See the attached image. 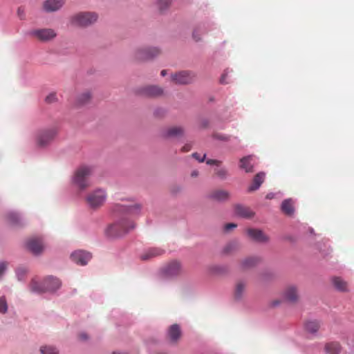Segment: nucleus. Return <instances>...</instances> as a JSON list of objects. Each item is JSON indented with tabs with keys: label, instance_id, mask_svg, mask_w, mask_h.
Masks as SVG:
<instances>
[{
	"label": "nucleus",
	"instance_id": "1",
	"mask_svg": "<svg viewBox=\"0 0 354 354\" xmlns=\"http://www.w3.org/2000/svg\"><path fill=\"white\" fill-rule=\"evenodd\" d=\"M135 227L133 221L127 218H122L113 225H111L106 230L107 236L113 238L122 236Z\"/></svg>",
	"mask_w": 354,
	"mask_h": 354
},
{
	"label": "nucleus",
	"instance_id": "2",
	"mask_svg": "<svg viewBox=\"0 0 354 354\" xmlns=\"http://www.w3.org/2000/svg\"><path fill=\"white\" fill-rule=\"evenodd\" d=\"M93 173V167L83 165L80 167L75 172L73 183L80 189H85L91 185L88 178Z\"/></svg>",
	"mask_w": 354,
	"mask_h": 354
},
{
	"label": "nucleus",
	"instance_id": "3",
	"mask_svg": "<svg viewBox=\"0 0 354 354\" xmlns=\"http://www.w3.org/2000/svg\"><path fill=\"white\" fill-rule=\"evenodd\" d=\"M61 286L60 281L53 277H48L44 279V284L39 283L35 279L30 283V289L32 292L42 293L46 291H55Z\"/></svg>",
	"mask_w": 354,
	"mask_h": 354
},
{
	"label": "nucleus",
	"instance_id": "4",
	"mask_svg": "<svg viewBox=\"0 0 354 354\" xmlns=\"http://www.w3.org/2000/svg\"><path fill=\"white\" fill-rule=\"evenodd\" d=\"M98 18L97 14L92 12H82L73 15L71 22L73 26L86 27L95 23Z\"/></svg>",
	"mask_w": 354,
	"mask_h": 354
},
{
	"label": "nucleus",
	"instance_id": "5",
	"mask_svg": "<svg viewBox=\"0 0 354 354\" xmlns=\"http://www.w3.org/2000/svg\"><path fill=\"white\" fill-rule=\"evenodd\" d=\"M141 209L142 205L133 202L117 203L113 207L114 212L124 213L129 216H136L139 214Z\"/></svg>",
	"mask_w": 354,
	"mask_h": 354
},
{
	"label": "nucleus",
	"instance_id": "6",
	"mask_svg": "<svg viewBox=\"0 0 354 354\" xmlns=\"http://www.w3.org/2000/svg\"><path fill=\"white\" fill-rule=\"evenodd\" d=\"M106 198V194L105 191L102 189H97L87 196L86 201L92 208H97L104 203Z\"/></svg>",
	"mask_w": 354,
	"mask_h": 354
},
{
	"label": "nucleus",
	"instance_id": "7",
	"mask_svg": "<svg viewBox=\"0 0 354 354\" xmlns=\"http://www.w3.org/2000/svg\"><path fill=\"white\" fill-rule=\"evenodd\" d=\"M160 54V50L156 47H147L138 49L134 54L135 59L144 62L150 60Z\"/></svg>",
	"mask_w": 354,
	"mask_h": 354
},
{
	"label": "nucleus",
	"instance_id": "8",
	"mask_svg": "<svg viewBox=\"0 0 354 354\" xmlns=\"http://www.w3.org/2000/svg\"><path fill=\"white\" fill-rule=\"evenodd\" d=\"M161 272L162 274L167 278L178 277L182 272L181 265L177 261H172L162 267Z\"/></svg>",
	"mask_w": 354,
	"mask_h": 354
},
{
	"label": "nucleus",
	"instance_id": "9",
	"mask_svg": "<svg viewBox=\"0 0 354 354\" xmlns=\"http://www.w3.org/2000/svg\"><path fill=\"white\" fill-rule=\"evenodd\" d=\"M196 74L189 71H183L171 75V80L175 84H188L193 82L196 78Z\"/></svg>",
	"mask_w": 354,
	"mask_h": 354
},
{
	"label": "nucleus",
	"instance_id": "10",
	"mask_svg": "<svg viewBox=\"0 0 354 354\" xmlns=\"http://www.w3.org/2000/svg\"><path fill=\"white\" fill-rule=\"evenodd\" d=\"M30 34L41 41H48L57 36L55 31L51 28L33 30Z\"/></svg>",
	"mask_w": 354,
	"mask_h": 354
},
{
	"label": "nucleus",
	"instance_id": "11",
	"mask_svg": "<svg viewBox=\"0 0 354 354\" xmlns=\"http://www.w3.org/2000/svg\"><path fill=\"white\" fill-rule=\"evenodd\" d=\"M57 135L55 129L44 130L39 132L37 137L38 145L44 147L52 141Z\"/></svg>",
	"mask_w": 354,
	"mask_h": 354
},
{
	"label": "nucleus",
	"instance_id": "12",
	"mask_svg": "<svg viewBox=\"0 0 354 354\" xmlns=\"http://www.w3.org/2000/svg\"><path fill=\"white\" fill-rule=\"evenodd\" d=\"M139 94L145 97H156L163 94V89L158 86H146L138 91Z\"/></svg>",
	"mask_w": 354,
	"mask_h": 354
},
{
	"label": "nucleus",
	"instance_id": "13",
	"mask_svg": "<svg viewBox=\"0 0 354 354\" xmlns=\"http://www.w3.org/2000/svg\"><path fill=\"white\" fill-rule=\"evenodd\" d=\"M283 297L286 301L290 303H297L299 299L297 288L293 285L287 286L283 290Z\"/></svg>",
	"mask_w": 354,
	"mask_h": 354
},
{
	"label": "nucleus",
	"instance_id": "14",
	"mask_svg": "<svg viewBox=\"0 0 354 354\" xmlns=\"http://www.w3.org/2000/svg\"><path fill=\"white\" fill-rule=\"evenodd\" d=\"M28 249L34 254H40L44 249V245L40 238H32L27 241Z\"/></svg>",
	"mask_w": 354,
	"mask_h": 354
},
{
	"label": "nucleus",
	"instance_id": "15",
	"mask_svg": "<svg viewBox=\"0 0 354 354\" xmlns=\"http://www.w3.org/2000/svg\"><path fill=\"white\" fill-rule=\"evenodd\" d=\"M91 257V253L82 250L75 251L71 255L72 261L81 266L86 265Z\"/></svg>",
	"mask_w": 354,
	"mask_h": 354
},
{
	"label": "nucleus",
	"instance_id": "16",
	"mask_svg": "<svg viewBox=\"0 0 354 354\" xmlns=\"http://www.w3.org/2000/svg\"><path fill=\"white\" fill-rule=\"evenodd\" d=\"M247 233L249 237L254 241L267 243L269 241V237L261 230L248 229Z\"/></svg>",
	"mask_w": 354,
	"mask_h": 354
},
{
	"label": "nucleus",
	"instance_id": "17",
	"mask_svg": "<svg viewBox=\"0 0 354 354\" xmlns=\"http://www.w3.org/2000/svg\"><path fill=\"white\" fill-rule=\"evenodd\" d=\"M230 196V192L224 189H216L211 192L209 194V198L219 202L227 201Z\"/></svg>",
	"mask_w": 354,
	"mask_h": 354
},
{
	"label": "nucleus",
	"instance_id": "18",
	"mask_svg": "<svg viewBox=\"0 0 354 354\" xmlns=\"http://www.w3.org/2000/svg\"><path fill=\"white\" fill-rule=\"evenodd\" d=\"M64 3V0H46L44 3V9L46 12H55L60 9Z\"/></svg>",
	"mask_w": 354,
	"mask_h": 354
},
{
	"label": "nucleus",
	"instance_id": "19",
	"mask_svg": "<svg viewBox=\"0 0 354 354\" xmlns=\"http://www.w3.org/2000/svg\"><path fill=\"white\" fill-rule=\"evenodd\" d=\"M234 210L236 215L245 218H251L254 215V212L250 207L241 205H236Z\"/></svg>",
	"mask_w": 354,
	"mask_h": 354
},
{
	"label": "nucleus",
	"instance_id": "20",
	"mask_svg": "<svg viewBox=\"0 0 354 354\" xmlns=\"http://www.w3.org/2000/svg\"><path fill=\"white\" fill-rule=\"evenodd\" d=\"M320 328V323L317 320H308L304 324L305 332L315 336Z\"/></svg>",
	"mask_w": 354,
	"mask_h": 354
},
{
	"label": "nucleus",
	"instance_id": "21",
	"mask_svg": "<svg viewBox=\"0 0 354 354\" xmlns=\"http://www.w3.org/2000/svg\"><path fill=\"white\" fill-rule=\"evenodd\" d=\"M163 253L164 250L160 248H149L140 255V259L143 261H147L152 258L160 256Z\"/></svg>",
	"mask_w": 354,
	"mask_h": 354
},
{
	"label": "nucleus",
	"instance_id": "22",
	"mask_svg": "<svg viewBox=\"0 0 354 354\" xmlns=\"http://www.w3.org/2000/svg\"><path fill=\"white\" fill-rule=\"evenodd\" d=\"M333 287L339 292H348V283L339 277H333L331 279Z\"/></svg>",
	"mask_w": 354,
	"mask_h": 354
},
{
	"label": "nucleus",
	"instance_id": "23",
	"mask_svg": "<svg viewBox=\"0 0 354 354\" xmlns=\"http://www.w3.org/2000/svg\"><path fill=\"white\" fill-rule=\"evenodd\" d=\"M184 129L182 127L174 126L169 127L165 132V138H178L183 135Z\"/></svg>",
	"mask_w": 354,
	"mask_h": 354
},
{
	"label": "nucleus",
	"instance_id": "24",
	"mask_svg": "<svg viewBox=\"0 0 354 354\" xmlns=\"http://www.w3.org/2000/svg\"><path fill=\"white\" fill-rule=\"evenodd\" d=\"M253 156H247L240 159L239 167L244 169L245 172L250 173L253 171Z\"/></svg>",
	"mask_w": 354,
	"mask_h": 354
},
{
	"label": "nucleus",
	"instance_id": "25",
	"mask_svg": "<svg viewBox=\"0 0 354 354\" xmlns=\"http://www.w3.org/2000/svg\"><path fill=\"white\" fill-rule=\"evenodd\" d=\"M265 173L259 172L255 175L251 185L248 187L249 192H253L259 188L265 180Z\"/></svg>",
	"mask_w": 354,
	"mask_h": 354
},
{
	"label": "nucleus",
	"instance_id": "26",
	"mask_svg": "<svg viewBox=\"0 0 354 354\" xmlns=\"http://www.w3.org/2000/svg\"><path fill=\"white\" fill-rule=\"evenodd\" d=\"M261 261V259L258 257H249L241 262V266L243 269H250L256 266Z\"/></svg>",
	"mask_w": 354,
	"mask_h": 354
},
{
	"label": "nucleus",
	"instance_id": "27",
	"mask_svg": "<svg viewBox=\"0 0 354 354\" xmlns=\"http://www.w3.org/2000/svg\"><path fill=\"white\" fill-rule=\"evenodd\" d=\"M168 336L171 342H176L181 336V330L178 324L171 325L168 330Z\"/></svg>",
	"mask_w": 354,
	"mask_h": 354
},
{
	"label": "nucleus",
	"instance_id": "28",
	"mask_svg": "<svg viewBox=\"0 0 354 354\" xmlns=\"http://www.w3.org/2000/svg\"><path fill=\"white\" fill-rule=\"evenodd\" d=\"M327 354H338L342 350L341 345L337 342H332L326 344L324 347Z\"/></svg>",
	"mask_w": 354,
	"mask_h": 354
},
{
	"label": "nucleus",
	"instance_id": "29",
	"mask_svg": "<svg viewBox=\"0 0 354 354\" xmlns=\"http://www.w3.org/2000/svg\"><path fill=\"white\" fill-rule=\"evenodd\" d=\"M246 288V282L243 281H239L236 283L235 290H234V297L236 299H241L245 291Z\"/></svg>",
	"mask_w": 354,
	"mask_h": 354
},
{
	"label": "nucleus",
	"instance_id": "30",
	"mask_svg": "<svg viewBox=\"0 0 354 354\" xmlns=\"http://www.w3.org/2000/svg\"><path fill=\"white\" fill-rule=\"evenodd\" d=\"M281 210L287 215H292L294 212L293 203L291 199H286L281 204Z\"/></svg>",
	"mask_w": 354,
	"mask_h": 354
},
{
	"label": "nucleus",
	"instance_id": "31",
	"mask_svg": "<svg viewBox=\"0 0 354 354\" xmlns=\"http://www.w3.org/2000/svg\"><path fill=\"white\" fill-rule=\"evenodd\" d=\"M91 98V95L90 92L85 91L77 96L76 99V103L79 106L84 105L90 101Z\"/></svg>",
	"mask_w": 354,
	"mask_h": 354
},
{
	"label": "nucleus",
	"instance_id": "32",
	"mask_svg": "<svg viewBox=\"0 0 354 354\" xmlns=\"http://www.w3.org/2000/svg\"><path fill=\"white\" fill-rule=\"evenodd\" d=\"M7 220L9 224L12 225H17L21 223V218L15 212H10L7 214Z\"/></svg>",
	"mask_w": 354,
	"mask_h": 354
},
{
	"label": "nucleus",
	"instance_id": "33",
	"mask_svg": "<svg viewBox=\"0 0 354 354\" xmlns=\"http://www.w3.org/2000/svg\"><path fill=\"white\" fill-rule=\"evenodd\" d=\"M214 174L216 176V177H218L221 180L226 179L228 176L227 170L225 168L216 169L214 170Z\"/></svg>",
	"mask_w": 354,
	"mask_h": 354
},
{
	"label": "nucleus",
	"instance_id": "34",
	"mask_svg": "<svg viewBox=\"0 0 354 354\" xmlns=\"http://www.w3.org/2000/svg\"><path fill=\"white\" fill-rule=\"evenodd\" d=\"M40 351L42 354H59L58 351L50 346H41Z\"/></svg>",
	"mask_w": 354,
	"mask_h": 354
},
{
	"label": "nucleus",
	"instance_id": "35",
	"mask_svg": "<svg viewBox=\"0 0 354 354\" xmlns=\"http://www.w3.org/2000/svg\"><path fill=\"white\" fill-rule=\"evenodd\" d=\"M171 3V0H158L157 6L161 11L165 10Z\"/></svg>",
	"mask_w": 354,
	"mask_h": 354
},
{
	"label": "nucleus",
	"instance_id": "36",
	"mask_svg": "<svg viewBox=\"0 0 354 354\" xmlns=\"http://www.w3.org/2000/svg\"><path fill=\"white\" fill-rule=\"evenodd\" d=\"M27 272H28L27 268H26L24 266H19V268H17V269L16 270V273H17L18 279L22 280L26 274Z\"/></svg>",
	"mask_w": 354,
	"mask_h": 354
},
{
	"label": "nucleus",
	"instance_id": "37",
	"mask_svg": "<svg viewBox=\"0 0 354 354\" xmlns=\"http://www.w3.org/2000/svg\"><path fill=\"white\" fill-rule=\"evenodd\" d=\"M8 306L4 297L0 298V313H5L7 311Z\"/></svg>",
	"mask_w": 354,
	"mask_h": 354
},
{
	"label": "nucleus",
	"instance_id": "38",
	"mask_svg": "<svg viewBox=\"0 0 354 354\" xmlns=\"http://www.w3.org/2000/svg\"><path fill=\"white\" fill-rule=\"evenodd\" d=\"M57 100V95L55 93H51L46 97L45 101L46 102L50 104L56 102Z\"/></svg>",
	"mask_w": 354,
	"mask_h": 354
},
{
	"label": "nucleus",
	"instance_id": "39",
	"mask_svg": "<svg viewBox=\"0 0 354 354\" xmlns=\"http://www.w3.org/2000/svg\"><path fill=\"white\" fill-rule=\"evenodd\" d=\"M192 156L196 160H198L200 162H203L205 160L206 155L204 154L203 157H201L200 154H198V153H192Z\"/></svg>",
	"mask_w": 354,
	"mask_h": 354
},
{
	"label": "nucleus",
	"instance_id": "40",
	"mask_svg": "<svg viewBox=\"0 0 354 354\" xmlns=\"http://www.w3.org/2000/svg\"><path fill=\"white\" fill-rule=\"evenodd\" d=\"M206 163L209 165H215L219 166L221 164V161L218 160L208 159L206 161Z\"/></svg>",
	"mask_w": 354,
	"mask_h": 354
},
{
	"label": "nucleus",
	"instance_id": "41",
	"mask_svg": "<svg viewBox=\"0 0 354 354\" xmlns=\"http://www.w3.org/2000/svg\"><path fill=\"white\" fill-rule=\"evenodd\" d=\"M236 226H237V225H236V224H235V223H227V224H226V225H225V227H224V230H225V231L228 232V231H230V230H232V229H234V228L236 227Z\"/></svg>",
	"mask_w": 354,
	"mask_h": 354
},
{
	"label": "nucleus",
	"instance_id": "42",
	"mask_svg": "<svg viewBox=\"0 0 354 354\" xmlns=\"http://www.w3.org/2000/svg\"><path fill=\"white\" fill-rule=\"evenodd\" d=\"M7 268V263L5 262L0 263V277L4 273Z\"/></svg>",
	"mask_w": 354,
	"mask_h": 354
},
{
	"label": "nucleus",
	"instance_id": "43",
	"mask_svg": "<svg viewBox=\"0 0 354 354\" xmlns=\"http://www.w3.org/2000/svg\"><path fill=\"white\" fill-rule=\"evenodd\" d=\"M281 301L279 299H274L270 303V306L272 307H276L281 304Z\"/></svg>",
	"mask_w": 354,
	"mask_h": 354
},
{
	"label": "nucleus",
	"instance_id": "44",
	"mask_svg": "<svg viewBox=\"0 0 354 354\" xmlns=\"http://www.w3.org/2000/svg\"><path fill=\"white\" fill-rule=\"evenodd\" d=\"M191 147H191V145L189 144H187V145H185V146H183L182 147L181 151L183 152H187V151H190Z\"/></svg>",
	"mask_w": 354,
	"mask_h": 354
},
{
	"label": "nucleus",
	"instance_id": "45",
	"mask_svg": "<svg viewBox=\"0 0 354 354\" xmlns=\"http://www.w3.org/2000/svg\"><path fill=\"white\" fill-rule=\"evenodd\" d=\"M193 37L194 39L198 41L201 39V37H199V35L198 34V30H195L193 32Z\"/></svg>",
	"mask_w": 354,
	"mask_h": 354
},
{
	"label": "nucleus",
	"instance_id": "46",
	"mask_svg": "<svg viewBox=\"0 0 354 354\" xmlns=\"http://www.w3.org/2000/svg\"><path fill=\"white\" fill-rule=\"evenodd\" d=\"M226 77H227V73H223V74L222 75V76H221V80H220V81H221V82L222 84H227V82L225 81V78H226Z\"/></svg>",
	"mask_w": 354,
	"mask_h": 354
},
{
	"label": "nucleus",
	"instance_id": "47",
	"mask_svg": "<svg viewBox=\"0 0 354 354\" xmlns=\"http://www.w3.org/2000/svg\"><path fill=\"white\" fill-rule=\"evenodd\" d=\"M198 176V171L197 170H194L192 171L191 173V176L192 177H197Z\"/></svg>",
	"mask_w": 354,
	"mask_h": 354
},
{
	"label": "nucleus",
	"instance_id": "48",
	"mask_svg": "<svg viewBox=\"0 0 354 354\" xmlns=\"http://www.w3.org/2000/svg\"><path fill=\"white\" fill-rule=\"evenodd\" d=\"M80 338H81L82 339H84V340L87 339V336H86V334H83V333H82V334H80Z\"/></svg>",
	"mask_w": 354,
	"mask_h": 354
},
{
	"label": "nucleus",
	"instance_id": "49",
	"mask_svg": "<svg viewBox=\"0 0 354 354\" xmlns=\"http://www.w3.org/2000/svg\"><path fill=\"white\" fill-rule=\"evenodd\" d=\"M167 71L165 70H162L161 71V75L165 76L166 75Z\"/></svg>",
	"mask_w": 354,
	"mask_h": 354
}]
</instances>
